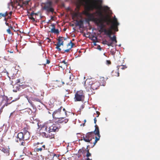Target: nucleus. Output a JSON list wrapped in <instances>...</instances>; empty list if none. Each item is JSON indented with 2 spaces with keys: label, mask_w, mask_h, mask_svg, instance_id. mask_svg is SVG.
<instances>
[{
  "label": "nucleus",
  "mask_w": 160,
  "mask_h": 160,
  "mask_svg": "<svg viewBox=\"0 0 160 160\" xmlns=\"http://www.w3.org/2000/svg\"><path fill=\"white\" fill-rule=\"evenodd\" d=\"M78 26H79V28H82L83 27V21L82 20H80V22L79 23V25Z\"/></svg>",
  "instance_id": "obj_19"
},
{
  "label": "nucleus",
  "mask_w": 160,
  "mask_h": 160,
  "mask_svg": "<svg viewBox=\"0 0 160 160\" xmlns=\"http://www.w3.org/2000/svg\"><path fill=\"white\" fill-rule=\"evenodd\" d=\"M59 120L56 122L59 124V123H66L68 121V119L66 118L64 119L63 117L61 118L59 117V118H58Z\"/></svg>",
  "instance_id": "obj_13"
},
{
  "label": "nucleus",
  "mask_w": 160,
  "mask_h": 160,
  "mask_svg": "<svg viewBox=\"0 0 160 160\" xmlns=\"http://www.w3.org/2000/svg\"><path fill=\"white\" fill-rule=\"evenodd\" d=\"M42 136L44 138H48V135L46 134L45 132H42Z\"/></svg>",
  "instance_id": "obj_22"
},
{
  "label": "nucleus",
  "mask_w": 160,
  "mask_h": 160,
  "mask_svg": "<svg viewBox=\"0 0 160 160\" xmlns=\"http://www.w3.org/2000/svg\"><path fill=\"white\" fill-rule=\"evenodd\" d=\"M35 13L33 12H32L30 14L31 16H32Z\"/></svg>",
  "instance_id": "obj_47"
},
{
  "label": "nucleus",
  "mask_w": 160,
  "mask_h": 160,
  "mask_svg": "<svg viewBox=\"0 0 160 160\" xmlns=\"http://www.w3.org/2000/svg\"><path fill=\"white\" fill-rule=\"evenodd\" d=\"M102 31H103L104 32L105 34L107 35L108 33L110 32L111 31L110 30H107L106 29L104 28Z\"/></svg>",
  "instance_id": "obj_25"
},
{
  "label": "nucleus",
  "mask_w": 160,
  "mask_h": 160,
  "mask_svg": "<svg viewBox=\"0 0 160 160\" xmlns=\"http://www.w3.org/2000/svg\"><path fill=\"white\" fill-rule=\"evenodd\" d=\"M50 62L49 61V60H47V63H48H48H49Z\"/></svg>",
  "instance_id": "obj_59"
},
{
  "label": "nucleus",
  "mask_w": 160,
  "mask_h": 160,
  "mask_svg": "<svg viewBox=\"0 0 160 160\" xmlns=\"http://www.w3.org/2000/svg\"><path fill=\"white\" fill-rule=\"evenodd\" d=\"M93 132H91L87 133L86 135L83 134L82 138L79 141L83 140L86 142H90L92 138H94Z\"/></svg>",
  "instance_id": "obj_4"
},
{
  "label": "nucleus",
  "mask_w": 160,
  "mask_h": 160,
  "mask_svg": "<svg viewBox=\"0 0 160 160\" xmlns=\"http://www.w3.org/2000/svg\"><path fill=\"white\" fill-rule=\"evenodd\" d=\"M77 137L78 138H82V135H81L80 133H77Z\"/></svg>",
  "instance_id": "obj_37"
},
{
  "label": "nucleus",
  "mask_w": 160,
  "mask_h": 160,
  "mask_svg": "<svg viewBox=\"0 0 160 160\" xmlns=\"http://www.w3.org/2000/svg\"><path fill=\"white\" fill-rule=\"evenodd\" d=\"M73 46V43L72 42V43H71V49L72 48Z\"/></svg>",
  "instance_id": "obj_48"
},
{
  "label": "nucleus",
  "mask_w": 160,
  "mask_h": 160,
  "mask_svg": "<svg viewBox=\"0 0 160 160\" xmlns=\"http://www.w3.org/2000/svg\"><path fill=\"white\" fill-rule=\"evenodd\" d=\"M116 38V37L115 36H113V37H111L110 38V39L111 40V41H112V43H113V41H114V40H115V38Z\"/></svg>",
  "instance_id": "obj_32"
},
{
  "label": "nucleus",
  "mask_w": 160,
  "mask_h": 160,
  "mask_svg": "<svg viewBox=\"0 0 160 160\" xmlns=\"http://www.w3.org/2000/svg\"><path fill=\"white\" fill-rule=\"evenodd\" d=\"M32 100L33 101L41 102V100L40 99L37 98H32Z\"/></svg>",
  "instance_id": "obj_24"
},
{
  "label": "nucleus",
  "mask_w": 160,
  "mask_h": 160,
  "mask_svg": "<svg viewBox=\"0 0 160 160\" xmlns=\"http://www.w3.org/2000/svg\"><path fill=\"white\" fill-rule=\"evenodd\" d=\"M88 13H89V12H87V13H86V16L88 17V20H87L86 22H89L90 21H92V20H89V19H89V17H88L87 16V14Z\"/></svg>",
  "instance_id": "obj_41"
},
{
  "label": "nucleus",
  "mask_w": 160,
  "mask_h": 160,
  "mask_svg": "<svg viewBox=\"0 0 160 160\" xmlns=\"http://www.w3.org/2000/svg\"><path fill=\"white\" fill-rule=\"evenodd\" d=\"M62 107H61L58 109L55 110L53 113L52 115L53 118H59V115L61 112Z\"/></svg>",
  "instance_id": "obj_11"
},
{
  "label": "nucleus",
  "mask_w": 160,
  "mask_h": 160,
  "mask_svg": "<svg viewBox=\"0 0 160 160\" xmlns=\"http://www.w3.org/2000/svg\"><path fill=\"white\" fill-rule=\"evenodd\" d=\"M62 62L64 63L65 64H66V62L65 60H63L62 61Z\"/></svg>",
  "instance_id": "obj_55"
},
{
  "label": "nucleus",
  "mask_w": 160,
  "mask_h": 160,
  "mask_svg": "<svg viewBox=\"0 0 160 160\" xmlns=\"http://www.w3.org/2000/svg\"><path fill=\"white\" fill-rule=\"evenodd\" d=\"M111 28L112 29H113L115 31H118V26H115L113 25V23L111 24Z\"/></svg>",
  "instance_id": "obj_15"
},
{
  "label": "nucleus",
  "mask_w": 160,
  "mask_h": 160,
  "mask_svg": "<svg viewBox=\"0 0 160 160\" xmlns=\"http://www.w3.org/2000/svg\"><path fill=\"white\" fill-rule=\"evenodd\" d=\"M84 98L83 91L82 90L78 91L75 95V101H80Z\"/></svg>",
  "instance_id": "obj_6"
},
{
  "label": "nucleus",
  "mask_w": 160,
  "mask_h": 160,
  "mask_svg": "<svg viewBox=\"0 0 160 160\" xmlns=\"http://www.w3.org/2000/svg\"><path fill=\"white\" fill-rule=\"evenodd\" d=\"M2 151L4 152V153H5L6 154H8V155H9L8 150L7 149L3 148L2 149Z\"/></svg>",
  "instance_id": "obj_18"
},
{
  "label": "nucleus",
  "mask_w": 160,
  "mask_h": 160,
  "mask_svg": "<svg viewBox=\"0 0 160 160\" xmlns=\"http://www.w3.org/2000/svg\"><path fill=\"white\" fill-rule=\"evenodd\" d=\"M13 112H12V113H11V114H10V116H9L10 117V116H11V115L13 114Z\"/></svg>",
  "instance_id": "obj_60"
},
{
  "label": "nucleus",
  "mask_w": 160,
  "mask_h": 160,
  "mask_svg": "<svg viewBox=\"0 0 160 160\" xmlns=\"http://www.w3.org/2000/svg\"><path fill=\"white\" fill-rule=\"evenodd\" d=\"M95 128L94 131V132L95 135H97L98 137H95V141L94 142L93 145L91 147L92 148L95 145L97 142L100 139V134L98 127L97 125H96L95 126Z\"/></svg>",
  "instance_id": "obj_8"
},
{
  "label": "nucleus",
  "mask_w": 160,
  "mask_h": 160,
  "mask_svg": "<svg viewBox=\"0 0 160 160\" xmlns=\"http://www.w3.org/2000/svg\"><path fill=\"white\" fill-rule=\"evenodd\" d=\"M40 143L39 142H37L36 143V145H38Z\"/></svg>",
  "instance_id": "obj_63"
},
{
  "label": "nucleus",
  "mask_w": 160,
  "mask_h": 160,
  "mask_svg": "<svg viewBox=\"0 0 160 160\" xmlns=\"http://www.w3.org/2000/svg\"><path fill=\"white\" fill-rule=\"evenodd\" d=\"M121 66H117V70H118V72H116V74H115L114 76H117V77H118L119 76V72L118 70L119 68V67H120Z\"/></svg>",
  "instance_id": "obj_23"
},
{
  "label": "nucleus",
  "mask_w": 160,
  "mask_h": 160,
  "mask_svg": "<svg viewBox=\"0 0 160 160\" xmlns=\"http://www.w3.org/2000/svg\"><path fill=\"white\" fill-rule=\"evenodd\" d=\"M107 24L110 25L111 24L113 23V25L115 26H118L119 25V23L118 22L117 18H116L114 15L112 22L110 20H107L106 22Z\"/></svg>",
  "instance_id": "obj_10"
},
{
  "label": "nucleus",
  "mask_w": 160,
  "mask_h": 160,
  "mask_svg": "<svg viewBox=\"0 0 160 160\" xmlns=\"http://www.w3.org/2000/svg\"><path fill=\"white\" fill-rule=\"evenodd\" d=\"M12 12H9V14H10V15H12Z\"/></svg>",
  "instance_id": "obj_62"
},
{
  "label": "nucleus",
  "mask_w": 160,
  "mask_h": 160,
  "mask_svg": "<svg viewBox=\"0 0 160 160\" xmlns=\"http://www.w3.org/2000/svg\"><path fill=\"white\" fill-rule=\"evenodd\" d=\"M80 21H78V20H76V22H75V25L76 26H78V25H79V23H80Z\"/></svg>",
  "instance_id": "obj_35"
},
{
  "label": "nucleus",
  "mask_w": 160,
  "mask_h": 160,
  "mask_svg": "<svg viewBox=\"0 0 160 160\" xmlns=\"http://www.w3.org/2000/svg\"><path fill=\"white\" fill-rule=\"evenodd\" d=\"M86 82L88 84L89 86V88H90V89L93 90L97 89L99 84V82H95L93 83L92 81L89 79H86L85 82V84Z\"/></svg>",
  "instance_id": "obj_5"
},
{
  "label": "nucleus",
  "mask_w": 160,
  "mask_h": 160,
  "mask_svg": "<svg viewBox=\"0 0 160 160\" xmlns=\"http://www.w3.org/2000/svg\"><path fill=\"white\" fill-rule=\"evenodd\" d=\"M107 64H110V62H109V61H108V60H107Z\"/></svg>",
  "instance_id": "obj_54"
},
{
  "label": "nucleus",
  "mask_w": 160,
  "mask_h": 160,
  "mask_svg": "<svg viewBox=\"0 0 160 160\" xmlns=\"http://www.w3.org/2000/svg\"><path fill=\"white\" fill-rule=\"evenodd\" d=\"M25 97L27 99H28L29 98L27 95H25Z\"/></svg>",
  "instance_id": "obj_53"
},
{
  "label": "nucleus",
  "mask_w": 160,
  "mask_h": 160,
  "mask_svg": "<svg viewBox=\"0 0 160 160\" xmlns=\"http://www.w3.org/2000/svg\"><path fill=\"white\" fill-rule=\"evenodd\" d=\"M42 150V148H37L36 149V151L38 152L39 151H41Z\"/></svg>",
  "instance_id": "obj_38"
},
{
  "label": "nucleus",
  "mask_w": 160,
  "mask_h": 160,
  "mask_svg": "<svg viewBox=\"0 0 160 160\" xmlns=\"http://www.w3.org/2000/svg\"><path fill=\"white\" fill-rule=\"evenodd\" d=\"M83 151H84L82 149H79V150L78 151V152L80 154V155H78V157L79 158L81 156V154L82 153H83Z\"/></svg>",
  "instance_id": "obj_26"
},
{
  "label": "nucleus",
  "mask_w": 160,
  "mask_h": 160,
  "mask_svg": "<svg viewBox=\"0 0 160 160\" xmlns=\"http://www.w3.org/2000/svg\"><path fill=\"white\" fill-rule=\"evenodd\" d=\"M91 154L89 152V150L88 149L87 150V153L86 154V156L87 157H89L90 156H91Z\"/></svg>",
  "instance_id": "obj_30"
},
{
  "label": "nucleus",
  "mask_w": 160,
  "mask_h": 160,
  "mask_svg": "<svg viewBox=\"0 0 160 160\" xmlns=\"http://www.w3.org/2000/svg\"><path fill=\"white\" fill-rule=\"evenodd\" d=\"M7 32H8V33L9 34H11V32L10 29L9 28H8V29L7 30Z\"/></svg>",
  "instance_id": "obj_40"
},
{
  "label": "nucleus",
  "mask_w": 160,
  "mask_h": 160,
  "mask_svg": "<svg viewBox=\"0 0 160 160\" xmlns=\"http://www.w3.org/2000/svg\"><path fill=\"white\" fill-rule=\"evenodd\" d=\"M48 126L49 127V129L48 131V133L58 131L60 128V126L56 122L55 123L48 122Z\"/></svg>",
  "instance_id": "obj_3"
},
{
  "label": "nucleus",
  "mask_w": 160,
  "mask_h": 160,
  "mask_svg": "<svg viewBox=\"0 0 160 160\" xmlns=\"http://www.w3.org/2000/svg\"><path fill=\"white\" fill-rule=\"evenodd\" d=\"M28 102L32 106H33V104L32 101L30 100V98H29V99H27Z\"/></svg>",
  "instance_id": "obj_31"
},
{
  "label": "nucleus",
  "mask_w": 160,
  "mask_h": 160,
  "mask_svg": "<svg viewBox=\"0 0 160 160\" xmlns=\"http://www.w3.org/2000/svg\"><path fill=\"white\" fill-rule=\"evenodd\" d=\"M71 43H72V41H71L69 43H68V46L70 45Z\"/></svg>",
  "instance_id": "obj_51"
},
{
  "label": "nucleus",
  "mask_w": 160,
  "mask_h": 160,
  "mask_svg": "<svg viewBox=\"0 0 160 160\" xmlns=\"http://www.w3.org/2000/svg\"><path fill=\"white\" fill-rule=\"evenodd\" d=\"M51 32L52 33H54L58 34L59 33L58 29H55V28L52 31V30H51Z\"/></svg>",
  "instance_id": "obj_20"
},
{
  "label": "nucleus",
  "mask_w": 160,
  "mask_h": 160,
  "mask_svg": "<svg viewBox=\"0 0 160 160\" xmlns=\"http://www.w3.org/2000/svg\"><path fill=\"white\" fill-rule=\"evenodd\" d=\"M102 43L103 44H106L109 46H111L112 47H113V46H112V42H109L108 41L106 40L102 41Z\"/></svg>",
  "instance_id": "obj_14"
},
{
  "label": "nucleus",
  "mask_w": 160,
  "mask_h": 160,
  "mask_svg": "<svg viewBox=\"0 0 160 160\" xmlns=\"http://www.w3.org/2000/svg\"><path fill=\"white\" fill-rule=\"evenodd\" d=\"M30 19L32 20L33 21H35V18L32 16H31L29 18Z\"/></svg>",
  "instance_id": "obj_42"
},
{
  "label": "nucleus",
  "mask_w": 160,
  "mask_h": 160,
  "mask_svg": "<svg viewBox=\"0 0 160 160\" xmlns=\"http://www.w3.org/2000/svg\"><path fill=\"white\" fill-rule=\"evenodd\" d=\"M44 6L42 9L48 12H53L54 10L52 8V2L50 0H48L44 3Z\"/></svg>",
  "instance_id": "obj_2"
},
{
  "label": "nucleus",
  "mask_w": 160,
  "mask_h": 160,
  "mask_svg": "<svg viewBox=\"0 0 160 160\" xmlns=\"http://www.w3.org/2000/svg\"><path fill=\"white\" fill-rule=\"evenodd\" d=\"M20 82V80L19 79H18L17 80L16 83H18Z\"/></svg>",
  "instance_id": "obj_49"
},
{
  "label": "nucleus",
  "mask_w": 160,
  "mask_h": 160,
  "mask_svg": "<svg viewBox=\"0 0 160 160\" xmlns=\"http://www.w3.org/2000/svg\"><path fill=\"white\" fill-rule=\"evenodd\" d=\"M25 112L28 113L29 115L31 114L32 112L31 109L29 108L26 109Z\"/></svg>",
  "instance_id": "obj_17"
},
{
  "label": "nucleus",
  "mask_w": 160,
  "mask_h": 160,
  "mask_svg": "<svg viewBox=\"0 0 160 160\" xmlns=\"http://www.w3.org/2000/svg\"><path fill=\"white\" fill-rule=\"evenodd\" d=\"M62 38V37H59V38L58 39V42L57 44H59L61 43V42L62 41V40L61 39V38Z\"/></svg>",
  "instance_id": "obj_28"
},
{
  "label": "nucleus",
  "mask_w": 160,
  "mask_h": 160,
  "mask_svg": "<svg viewBox=\"0 0 160 160\" xmlns=\"http://www.w3.org/2000/svg\"><path fill=\"white\" fill-rule=\"evenodd\" d=\"M26 140H23L22 141H20L19 143H21L20 145L23 146H25L26 145V144L25 141Z\"/></svg>",
  "instance_id": "obj_21"
},
{
  "label": "nucleus",
  "mask_w": 160,
  "mask_h": 160,
  "mask_svg": "<svg viewBox=\"0 0 160 160\" xmlns=\"http://www.w3.org/2000/svg\"><path fill=\"white\" fill-rule=\"evenodd\" d=\"M97 48L98 49H99L100 50H101L102 49L101 48L100 45H98L97 47Z\"/></svg>",
  "instance_id": "obj_44"
},
{
  "label": "nucleus",
  "mask_w": 160,
  "mask_h": 160,
  "mask_svg": "<svg viewBox=\"0 0 160 160\" xmlns=\"http://www.w3.org/2000/svg\"><path fill=\"white\" fill-rule=\"evenodd\" d=\"M7 12H6L5 13H0V17H5L6 16L7 14Z\"/></svg>",
  "instance_id": "obj_29"
},
{
  "label": "nucleus",
  "mask_w": 160,
  "mask_h": 160,
  "mask_svg": "<svg viewBox=\"0 0 160 160\" xmlns=\"http://www.w3.org/2000/svg\"><path fill=\"white\" fill-rule=\"evenodd\" d=\"M94 123H96L97 122V119L96 118H95L94 119Z\"/></svg>",
  "instance_id": "obj_45"
},
{
  "label": "nucleus",
  "mask_w": 160,
  "mask_h": 160,
  "mask_svg": "<svg viewBox=\"0 0 160 160\" xmlns=\"http://www.w3.org/2000/svg\"><path fill=\"white\" fill-rule=\"evenodd\" d=\"M114 42L115 43H116L117 42V40H116V38L115 39V40L113 41V42Z\"/></svg>",
  "instance_id": "obj_52"
},
{
  "label": "nucleus",
  "mask_w": 160,
  "mask_h": 160,
  "mask_svg": "<svg viewBox=\"0 0 160 160\" xmlns=\"http://www.w3.org/2000/svg\"><path fill=\"white\" fill-rule=\"evenodd\" d=\"M62 113H64L66 115L67 114V112L64 108H63L62 109V111H61Z\"/></svg>",
  "instance_id": "obj_33"
},
{
  "label": "nucleus",
  "mask_w": 160,
  "mask_h": 160,
  "mask_svg": "<svg viewBox=\"0 0 160 160\" xmlns=\"http://www.w3.org/2000/svg\"><path fill=\"white\" fill-rule=\"evenodd\" d=\"M63 42L62 41L61 42V43L59 44H56V45L57 46L56 47V48L58 50V51H61V49L59 48V47L61 45H63Z\"/></svg>",
  "instance_id": "obj_16"
},
{
  "label": "nucleus",
  "mask_w": 160,
  "mask_h": 160,
  "mask_svg": "<svg viewBox=\"0 0 160 160\" xmlns=\"http://www.w3.org/2000/svg\"><path fill=\"white\" fill-rule=\"evenodd\" d=\"M122 67L121 68V69L122 70H123L127 68V67L125 65L124 66L123 65H122Z\"/></svg>",
  "instance_id": "obj_39"
},
{
  "label": "nucleus",
  "mask_w": 160,
  "mask_h": 160,
  "mask_svg": "<svg viewBox=\"0 0 160 160\" xmlns=\"http://www.w3.org/2000/svg\"><path fill=\"white\" fill-rule=\"evenodd\" d=\"M30 122L32 123H35L34 121H36V120L34 119V118L33 117H32L31 118H30Z\"/></svg>",
  "instance_id": "obj_27"
},
{
  "label": "nucleus",
  "mask_w": 160,
  "mask_h": 160,
  "mask_svg": "<svg viewBox=\"0 0 160 160\" xmlns=\"http://www.w3.org/2000/svg\"><path fill=\"white\" fill-rule=\"evenodd\" d=\"M8 52H9L10 53H13V51H12V50H11V51L8 50Z\"/></svg>",
  "instance_id": "obj_46"
},
{
  "label": "nucleus",
  "mask_w": 160,
  "mask_h": 160,
  "mask_svg": "<svg viewBox=\"0 0 160 160\" xmlns=\"http://www.w3.org/2000/svg\"><path fill=\"white\" fill-rule=\"evenodd\" d=\"M91 8L92 10L94 9L97 10L93 13H88L87 16L89 17V20H92L99 27L100 30L102 31L104 29L105 27L103 22V14L110 13V8L108 7L105 6L101 7L98 9L97 7L95 5H92Z\"/></svg>",
  "instance_id": "obj_1"
},
{
  "label": "nucleus",
  "mask_w": 160,
  "mask_h": 160,
  "mask_svg": "<svg viewBox=\"0 0 160 160\" xmlns=\"http://www.w3.org/2000/svg\"><path fill=\"white\" fill-rule=\"evenodd\" d=\"M112 32L111 31L110 32H109L108 33V34L107 35L110 38L111 37V34Z\"/></svg>",
  "instance_id": "obj_36"
},
{
  "label": "nucleus",
  "mask_w": 160,
  "mask_h": 160,
  "mask_svg": "<svg viewBox=\"0 0 160 160\" xmlns=\"http://www.w3.org/2000/svg\"><path fill=\"white\" fill-rule=\"evenodd\" d=\"M40 128V131L41 132H46L47 133H48V131L49 129V127L48 126V122L45 123L42 125H41Z\"/></svg>",
  "instance_id": "obj_12"
},
{
  "label": "nucleus",
  "mask_w": 160,
  "mask_h": 160,
  "mask_svg": "<svg viewBox=\"0 0 160 160\" xmlns=\"http://www.w3.org/2000/svg\"><path fill=\"white\" fill-rule=\"evenodd\" d=\"M82 125H83V126H84L85 125V123H83V124H81V126H82Z\"/></svg>",
  "instance_id": "obj_61"
},
{
  "label": "nucleus",
  "mask_w": 160,
  "mask_h": 160,
  "mask_svg": "<svg viewBox=\"0 0 160 160\" xmlns=\"http://www.w3.org/2000/svg\"><path fill=\"white\" fill-rule=\"evenodd\" d=\"M25 134L21 132L18 133L15 139L16 142L19 143V142L22 141L23 140H27V139L25 138Z\"/></svg>",
  "instance_id": "obj_9"
},
{
  "label": "nucleus",
  "mask_w": 160,
  "mask_h": 160,
  "mask_svg": "<svg viewBox=\"0 0 160 160\" xmlns=\"http://www.w3.org/2000/svg\"><path fill=\"white\" fill-rule=\"evenodd\" d=\"M96 112L98 114V115L97 116V117H98L99 116V114H100V113L98 111Z\"/></svg>",
  "instance_id": "obj_50"
},
{
  "label": "nucleus",
  "mask_w": 160,
  "mask_h": 160,
  "mask_svg": "<svg viewBox=\"0 0 160 160\" xmlns=\"http://www.w3.org/2000/svg\"><path fill=\"white\" fill-rule=\"evenodd\" d=\"M5 24L7 26H9V23H7L6 22Z\"/></svg>",
  "instance_id": "obj_56"
},
{
  "label": "nucleus",
  "mask_w": 160,
  "mask_h": 160,
  "mask_svg": "<svg viewBox=\"0 0 160 160\" xmlns=\"http://www.w3.org/2000/svg\"><path fill=\"white\" fill-rule=\"evenodd\" d=\"M51 26L52 27V28L51 29V30H52V31L53 29L55 28V24L54 23H52L51 24Z\"/></svg>",
  "instance_id": "obj_34"
},
{
  "label": "nucleus",
  "mask_w": 160,
  "mask_h": 160,
  "mask_svg": "<svg viewBox=\"0 0 160 160\" xmlns=\"http://www.w3.org/2000/svg\"><path fill=\"white\" fill-rule=\"evenodd\" d=\"M71 50V48L65 50L64 52H68Z\"/></svg>",
  "instance_id": "obj_43"
},
{
  "label": "nucleus",
  "mask_w": 160,
  "mask_h": 160,
  "mask_svg": "<svg viewBox=\"0 0 160 160\" xmlns=\"http://www.w3.org/2000/svg\"><path fill=\"white\" fill-rule=\"evenodd\" d=\"M85 160H92V159H90L88 157H87V158Z\"/></svg>",
  "instance_id": "obj_57"
},
{
  "label": "nucleus",
  "mask_w": 160,
  "mask_h": 160,
  "mask_svg": "<svg viewBox=\"0 0 160 160\" xmlns=\"http://www.w3.org/2000/svg\"><path fill=\"white\" fill-rule=\"evenodd\" d=\"M19 98H17L15 100H12V102H8V99L7 96H2V99L1 102V105H2V107L7 106L8 105L11 103L12 102L16 101L19 99Z\"/></svg>",
  "instance_id": "obj_7"
},
{
  "label": "nucleus",
  "mask_w": 160,
  "mask_h": 160,
  "mask_svg": "<svg viewBox=\"0 0 160 160\" xmlns=\"http://www.w3.org/2000/svg\"><path fill=\"white\" fill-rule=\"evenodd\" d=\"M53 18V17L52 16H51V19H52Z\"/></svg>",
  "instance_id": "obj_64"
},
{
  "label": "nucleus",
  "mask_w": 160,
  "mask_h": 160,
  "mask_svg": "<svg viewBox=\"0 0 160 160\" xmlns=\"http://www.w3.org/2000/svg\"><path fill=\"white\" fill-rule=\"evenodd\" d=\"M42 147L44 149H45V145H43L42 146Z\"/></svg>",
  "instance_id": "obj_58"
}]
</instances>
